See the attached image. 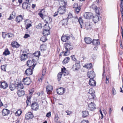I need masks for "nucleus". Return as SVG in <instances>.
Returning a JSON list of instances; mask_svg holds the SVG:
<instances>
[{
	"mask_svg": "<svg viewBox=\"0 0 123 123\" xmlns=\"http://www.w3.org/2000/svg\"><path fill=\"white\" fill-rule=\"evenodd\" d=\"M64 45L65 49L66 50L65 51L64 55V56H66L70 54V50H72L73 48L71 45L68 43H65Z\"/></svg>",
	"mask_w": 123,
	"mask_h": 123,
	"instance_id": "f257e3e1",
	"label": "nucleus"
},
{
	"mask_svg": "<svg viewBox=\"0 0 123 123\" xmlns=\"http://www.w3.org/2000/svg\"><path fill=\"white\" fill-rule=\"evenodd\" d=\"M10 112V111L7 109H3L2 111V114L5 119L7 120L9 119V115Z\"/></svg>",
	"mask_w": 123,
	"mask_h": 123,
	"instance_id": "f03ea898",
	"label": "nucleus"
},
{
	"mask_svg": "<svg viewBox=\"0 0 123 123\" xmlns=\"http://www.w3.org/2000/svg\"><path fill=\"white\" fill-rule=\"evenodd\" d=\"M34 60H29L27 62V66L30 68H31L32 69H33L34 67L36 65V63H35L34 62Z\"/></svg>",
	"mask_w": 123,
	"mask_h": 123,
	"instance_id": "7ed1b4c3",
	"label": "nucleus"
},
{
	"mask_svg": "<svg viewBox=\"0 0 123 123\" xmlns=\"http://www.w3.org/2000/svg\"><path fill=\"white\" fill-rule=\"evenodd\" d=\"M50 29L49 27L47 26L46 24H45L44 25V29L43 32L44 36L45 37L49 34Z\"/></svg>",
	"mask_w": 123,
	"mask_h": 123,
	"instance_id": "20e7f679",
	"label": "nucleus"
},
{
	"mask_svg": "<svg viewBox=\"0 0 123 123\" xmlns=\"http://www.w3.org/2000/svg\"><path fill=\"white\" fill-rule=\"evenodd\" d=\"M66 11V7L60 6L58 8L57 12L60 14L62 15L65 14Z\"/></svg>",
	"mask_w": 123,
	"mask_h": 123,
	"instance_id": "39448f33",
	"label": "nucleus"
},
{
	"mask_svg": "<svg viewBox=\"0 0 123 123\" xmlns=\"http://www.w3.org/2000/svg\"><path fill=\"white\" fill-rule=\"evenodd\" d=\"M31 107L32 110L37 111L39 109V105L37 103L34 102L31 104Z\"/></svg>",
	"mask_w": 123,
	"mask_h": 123,
	"instance_id": "423d86ee",
	"label": "nucleus"
},
{
	"mask_svg": "<svg viewBox=\"0 0 123 123\" xmlns=\"http://www.w3.org/2000/svg\"><path fill=\"white\" fill-rule=\"evenodd\" d=\"M23 82L24 84L29 85L31 83V80L29 78L26 77L23 79Z\"/></svg>",
	"mask_w": 123,
	"mask_h": 123,
	"instance_id": "0eeeda50",
	"label": "nucleus"
},
{
	"mask_svg": "<svg viewBox=\"0 0 123 123\" xmlns=\"http://www.w3.org/2000/svg\"><path fill=\"white\" fill-rule=\"evenodd\" d=\"M70 36L68 34L63 36L61 37L62 41L63 42H67L70 39Z\"/></svg>",
	"mask_w": 123,
	"mask_h": 123,
	"instance_id": "6e6552de",
	"label": "nucleus"
},
{
	"mask_svg": "<svg viewBox=\"0 0 123 123\" xmlns=\"http://www.w3.org/2000/svg\"><path fill=\"white\" fill-rule=\"evenodd\" d=\"M53 89V87L50 85H49L47 86L46 91L48 94H49L51 93Z\"/></svg>",
	"mask_w": 123,
	"mask_h": 123,
	"instance_id": "1a4fd4ad",
	"label": "nucleus"
},
{
	"mask_svg": "<svg viewBox=\"0 0 123 123\" xmlns=\"http://www.w3.org/2000/svg\"><path fill=\"white\" fill-rule=\"evenodd\" d=\"M88 109L90 110L93 111L95 109V104L93 103H91L88 105Z\"/></svg>",
	"mask_w": 123,
	"mask_h": 123,
	"instance_id": "9d476101",
	"label": "nucleus"
},
{
	"mask_svg": "<svg viewBox=\"0 0 123 123\" xmlns=\"http://www.w3.org/2000/svg\"><path fill=\"white\" fill-rule=\"evenodd\" d=\"M91 7L92 9L95 10L96 13L99 15V9H100L98 7L94 4H93L92 5Z\"/></svg>",
	"mask_w": 123,
	"mask_h": 123,
	"instance_id": "9b49d317",
	"label": "nucleus"
},
{
	"mask_svg": "<svg viewBox=\"0 0 123 123\" xmlns=\"http://www.w3.org/2000/svg\"><path fill=\"white\" fill-rule=\"evenodd\" d=\"M87 74L88 77L90 78V79H93L95 77V75L93 71L88 72Z\"/></svg>",
	"mask_w": 123,
	"mask_h": 123,
	"instance_id": "f8f14e48",
	"label": "nucleus"
},
{
	"mask_svg": "<svg viewBox=\"0 0 123 123\" xmlns=\"http://www.w3.org/2000/svg\"><path fill=\"white\" fill-rule=\"evenodd\" d=\"M33 117V114L31 112H29L26 114L25 116V117L26 119H32Z\"/></svg>",
	"mask_w": 123,
	"mask_h": 123,
	"instance_id": "ddd939ff",
	"label": "nucleus"
},
{
	"mask_svg": "<svg viewBox=\"0 0 123 123\" xmlns=\"http://www.w3.org/2000/svg\"><path fill=\"white\" fill-rule=\"evenodd\" d=\"M65 89L64 88L60 87L57 89V93L59 95L63 94L64 92Z\"/></svg>",
	"mask_w": 123,
	"mask_h": 123,
	"instance_id": "4468645a",
	"label": "nucleus"
},
{
	"mask_svg": "<svg viewBox=\"0 0 123 123\" xmlns=\"http://www.w3.org/2000/svg\"><path fill=\"white\" fill-rule=\"evenodd\" d=\"M84 17L86 19H89L92 17V13L90 12H86L84 15Z\"/></svg>",
	"mask_w": 123,
	"mask_h": 123,
	"instance_id": "2eb2a0df",
	"label": "nucleus"
},
{
	"mask_svg": "<svg viewBox=\"0 0 123 123\" xmlns=\"http://www.w3.org/2000/svg\"><path fill=\"white\" fill-rule=\"evenodd\" d=\"M32 69L31 68L27 69L25 71L26 74L27 76L31 75L32 74Z\"/></svg>",
	"mask_w": 123,
	"mask_h": 123,
	"instance_id": "dca6fc26",
	"label": "nucleus"
},
{
	"mask_svg": "<svg viewBox=\"0 0 123 123\" xmlns=\"http://www.w3.org/2000/svg\"><path fill=\"white\" fill-rule=\"evenodd\" d=\"M92 28V26L90 23L88 22H86L85 24V28L87 30H90Z\"/></svg>",
	"mask_w": 123,
	"mask_h": 123,
	"instance_id": "f3484780",
	"label": "nucleus"
},
{
	"mask_svg": "<svg viewBox=\"0 0 123 123\" xmlns=\"http://www.w3.org/2000/svg\"><path fill=\"white\" fill-rule=\"evenodd\" d=\"M61 71V73L62 74H63L64 76L67 75L68 74V71L67 70L66 68L64 67L62 69Z\"/></svg>",
	"mask_w": 123,
	"mask_h": 123,
	"instance_id": "a211bd4d",
	"label": "nucleus"
},
{
	"mask_svg": "<svg viewBox=\"0 0 123 123\" xmlns=\"http://www.w3.org/2000/svg\"><path fill=\"white\" fill-rule=\"evenodd\" d=\"M21 61H24L28 58V56L26 54L23 53L20 56Z\"/></svg>",
	"mask_w": 123,
	"mask_h": 123,
	"instance_id": "6ab92c4d",
	"label": "nucleus"
},
{
	"mask_svg": "<svg viewBox=\"0 0 123 123\" xmlns=\"http://www.w3.org/2000/svg\"><path fill=\"white\" fill-rule=\"evenodd\" d=\"M0 83L1 86L2 88L4 89H6L8 87V85L6 82H0Z\"/></svg>",
	"mask_w": 123,
	"mask_h": 123,
	"instance_id": "aec40b11",
	"label": "nucleus"
},
{
	"mask_svg": "<svg viewBox=\"0 0 123 123\" xmlns=\"http://www.w3.org/2000/svg\"><path fill=\"white\" fill-rule=\"evenodd\" d=\"M96 82L93 80V79H90L89 81V84L90 85L92 86H94L96 85Z\"/></svg>",
	"mask_w": 123,
	"mask_h": 123,
	"instance_id": "412c9836",
	"label": "nucleus"
},
{
	"mask_svg": "<svg viewBox=\"0 0 123 123\" xmlns=\"http://www.w3.org/2000/svg\"><path fill=\"white\" fill-rule=\"evenodd\" d=\"M80 68V66L79 64L78 63L75 64L73 65L72 68L74 69V71L78 70Z\"/></svg>",
	"mask_w": 123,
	"mask_h": 123,
	"instance_id": "4be33fe9",
	"label": "nucleus"
},
{
	"mask_svg": "<svg viewBox=\"0 0 123 123\" xmlns=\"http://www.w3.org/2000/svg\"><path fill=\"white\" fill-rule=\"evenodd\" d=\"M85 40L86 43L87 44H90L92 42V40L89 37H85Z\"/></svg>",
	"mask_w": 123,
	"mask_h": 123,
	"instance_id": "5701e85b",
	"label": "nucleus"
},
{
	"mask_svg": "<svg viewBox=\"0 0 123 123\" xmlns=\"http://www.w3.org/2000/svg\"><path fill=\"white\" fill-rule=\"evenodd\" d=\"M93 90L92 89H90L89 90V93L90 94L89 97H91V98L94 99L95 97L94 93L92 92V91Z\"/></svg>",
	"mask_w": 123,
	"mask_h": 123,
	"instance_id": "b1692460",
	"label": "nucleus"
},
{
	"mask_svg": "<svg viewBox=\"0 0 123 123\" xmlns=\"http://www.w3.org/2000/svg\"><path fill=\"white\" fill-rule=\"evenodd\" d=\"M99 17L100 16H99L96 15H95L93 17V20L95 23L99 21Z\"/></svg>",
	"mask_w": 123,
	"mask_h": 123,
	"instance_id": "393cba45",
	"label": "nucleus"
},
{
	"mask_svg": "<svg viewBox=\"0 0 123 123\" xmlns=\"http://www.w3.org/2000/svg\"><path fill=\"white\" fill-rule=\"evenodd\" d=\"M28 4L26 2L23 3L22 5V7L24 9H26L27 10H29L30 8V6L28 5Z\"/></svg>",
	"mask_w": 123,
	"mask_h": 123,
	"instance_id": "a878e982",
	"label": "nucleus"
},
{
	"mask_svg": "<svg viewBox=\"0 0 123 123\" xmlns=\"http://www.w3.org/2000/svg\"><path fill=\"white\" fill-rule=\"evenodd\" d=\"M83 67L87 69H90L92 67V64L90 63H88L86 64Z\"/></svg>",
	"mask_w": 123,
	"mask_h": 123,
	"instance_id": "bb28decb",
	"label": "nucleus"
},
{
	"mask_svg": "<svg viewBox=\"0 0 123 123\" xmlns=\"http://www.w3.org/2000/svg\"><path fill=\"white\" fill-rule=\"evenodd\" d=\"M17 93L18 96L20 97L23 96L25 94V92L24 91L22 90H18Z\"/></svg>",
	"mask_w": 123,
	"mask_h": 123,
	"instance_id": "cd10ccee",
	"label": "nucleus"
},
{
	"mask_svg": "<svg viewBox=\"0 0 123 123\" xmlns=\"http://www.w3.org/2000/svg\"><path fill=\"white\" fill-rule=\"evenodd\" d=\"M11 45L13 47L18 48L19 46V45L18 43L15 41L12 42Z\"/></svg>",
	"mask_w": 123,
	"mask_h": 123,
	"instance_id": "c85d7f7f",
	"label": "nucleus"
},
{
	"mask_svg": "<svg viewBox=\"0 0 123 123\" xmlns=\"http://www.w3.org/2000/svg\"><path fill=\"white\" fill-rule=\"evenodd\" d=\"M23 19L22 16L21 15H19L16 18V21L18 23L19 22L21 21Z\"/></svg>",
	"mask_w": 123,
	"mask_h": 123,
	"instance_id": "c756f323",
	"label": "nucleus"
},
{
	"mask_svg": "<svg viewBox=\"0 0 123 123\" xmlns=\"http://www.w3.org/2000/svg\"><path fill=\"white\" fill-rule=\"evenodd\" d=\"M17 88L18 90H20L23 89L24 88V86L23 84L20 83L17 85Z\"/></svg>",
	"mask_w": 123,
	"mask_h": 123,
	"instance_id": "7c9ffc66",
	"label": "nucleus"
},
{
	"mask_svg": "<svg viewBox=\"0 0 123 123\" xmlns=\"http://www.w3.org/2000/svg\"><path fill=\"white\" fill-rule=\"evenodd\" d=\"M68 21V20L67 18L65 19H63L61 21L62 25L65 26V25H67Z\"/></svg>",
	"mask_w": 123,
	"mask_h": 123,
	"instance_id": "2f4dec72",
	"label": "nucleus"
},
{
	"mask_svg": "<svg viewBox=\"0 0 123 123\" xmlns=\"http://www.w3.org/2000/svg\"><path fill=\"white\" fill-rule=\"evenodd\" d=\"M93 44L95 45H98L100 44V42L98 41V39H94L92 42Z\"/></svg>",
	"mask_w": 123,
	"mask_h": 123,
	"instance_id": "473e14b6",
	"label": "nucleus"
},
{
	"mask_svg": "<svg viewBox=\"0 0 123 123\" xmlns=\"http://www.w3.org/2000/svg\"><path fill=\"white\" fill-rule=\"evenodd\" d=\"M70 60V58L68 57H66L62 61L63 64H66L68 63Z\"/></svg>",
	"mask_w": 123,
	"mask_h": 123,
	"instance_id": "72a5a7b5",
	"label": "nucleus"
},
{
	"mask_svg": "<svg viewBox=\"0 0 123 123\" xmlns=\"http://www.w3.org/2000/svg\"><path fill=\"white\" fill-rule=\"evenodd\" d=\"M16 13L15 12L13 11L12 12V14H11L10 17L8 18L9 20H11L13 19L15 17Z\"/></svg>",
	"mask_w": 123,
	"mask_h": 123,
	"instance_id": "f704fd0d",
	"label": "nucleus"
},
{
	"mask_svg": "<svg viewBox=\"0 0 123 123\" xmlns=\"http://www.w3.org/2000/svg\"><path fill=\"white\" fill-rule=\"evenodd\" d=\"M29 22L30 23H29L28 24H27L26 25V29H28L29 28L32 26L31 24V23L30 21H29L28 20H27L25 21V24H26L27 23H28Z\"/></svg>",
	"mask_w": 123,
	"mask_h": 123,
	"instance_id": "c9c22d12",
	"label": "nucleus"
},
{
	"mask_svg": "<svg viewBox=\"0 0 123 123\" xmlns=\"http://www.w3.org/2000/svg\"><path fill=\"white\" fill-rule=\"evenodd\" d=\"M61 6H63L66 7V2L63 0H60L59 2Z\"/></svg>",
	"mask_w": 123,
	"mask_h": 123,
	"instance_id": "e433bc0d",
	"label": "nucleus"
},
{
	"mask_svg": "<svg viewBox=\"0 0 123 123\" xmlns=\"http://www.w3.org/2000/svg\"><path fill=\"white\" fill-rule=\"evenodd\" d=\"M52 19L51 18L47 17L45 20V23L47 24H48L49 23H50L52 21Z\"/></svg>",
	"mask_w": 123,
	"mask_h": 123,
	"instance_id": "4c0bfd02",
	"label": "nucleus"
},
{
	"mask_svg": "<svg viewBox=\"0 0 123 123\" xmlns=\"http://www.w3.org/2000/svg\"><path fill=\"white\" fill-rule=\"evenodd\" d=\"M62 74L61 72H59L57 74V79L59 81L61 80V78Z\"/></svg>",
	"mask_w": 123,
	"mask_h": 123,
	"instance_id": "58836bf2",
	"label": "nucleus"
},
{
	"mask_svg": "<svg viewBox=\"0 0 123 123\" xmlns=\"http://www.w3.org/2000/svg\"><path fill=\"white\" fill-rule=\"evenodd\" d=\"M15 85L13 84H10L9 86V88L12 91L13 90L15 89Z\"/></svg>",
	"mask_w": 123,
	"mask_h": 123,
	"instance_id": "ea45409f",
	"label": "nucleus"
},
{
	"mask_svg": "<svg viewBox=\"0 0 123 123\" xmlns=\"http://www.w3.org/2000/svg\"><path fill=\"white\" fill-rule=\"evenodd\" d=\"M83 114V116L85 117H87L88 115V112L87 111H84L82 112Z\"/></svg>",
	"mask_w": 123,
	"mask_h": 123,
	"instance_id": "a19ab883",
	"label": "nucleus"
},
{
	"mask_svg": "<svg viewBox=\"0 0 123 123\" xmlns=\"http://www.w3.org/2000/svg\"><path fill=\"white\" fill-rule=\"evenodd\" d=\"M44 12V10L43 9H42L40 11V12L38 13V15H39L43 19V14L42 13L43 12Z\"/></svg>",
	"mask_w": 123,
	"mask_h": 123,
	"instance_id": "79ce46f5",
	"label": "nucleus"
},
{
	"mask_svg": "<svg viewBox=\"0 0 123 123\" xmlns=\"http://www.w3.org/2000/svg\"><path fill=\"white\" fill-rule=\"evenodd\" d=\"M10 54V52L7 49H6L5 50V51L3 53V54L5 55H8Z\"/></svg>",
	"mask_w": 123,
	"mask_h": 123,
	"instance_id": "37998d69",
	"label": "nucleus"
},
{
	"mask_svg": "<svg viewBox=\"0 0 123 123\" xmlns=\"http://www.w3.org/2000/svg\"><path fill=\"white\" fill-rule=\"evenodd\" d=\"M22 113V111L21 110L19 109L15 113V115L16 116H19Z\"/></svg>",
	"mask_w": 123,
	"mask_h": 123,
	"instance_id": "c03bdc74",
	"label": "nucleus"
},
{
	"mask_svg": "<svg viewBox=\"0 0 123 123\" xmlns=\"http://www.w3.org/2000/svg\"><path fill=\"white\" fill-rule=\"evenodd\" d=\"M81 8L80 7H76L75 9V11L76 13H78L80 11Z\"/></svg>",
	"mask_w": 123,
	"mask_h": 123,
	"instance_id": "a18cd8bd",
	"label": "nucleus"
},
{
	"mask_svg": "<svg viewBox=\"0 0 123 123\" xmlns=\"http://www.w3.org/2000/svg\"><path fill=\"white\" fill-rule=\"evenodd\" d=\"M34 56L37 57H38L40 55V52L39 51H36L34 54Z\"/></svg>",
	"mask_w": 123,
	"mask_h": 123,
	"instance_id": "49530a36",
	"label": "nucleus"
},
{
	"mask_svg": "<svg viewBox=\"0 0 123 123\" xmlns=\"http://www.w3.org/2000/svg\"><path fill=\"white\" fill-rule=\"evenodd\" d=\"M47 40V38L44 36L42 37L40 39V40L43 42H44Z\"/></svg>",
	"mask_w": 123,
	"mask_h": 123,
	"instance_id": "de8ad7c7",
	"label": "nucleus"
},
{
	"mask_svg": "<svg viewBox=\"0 0 123 123\" xmlns=\"http://www.w3.org/2000/svg\"><path fill=\"white\" fill-rule=\"evenodd\" d=\"M6 65H3L1 66V69L3 71H6Z\"/></svg>",
	"mask_w": 123,
	"mask_h": 123,
	"instance_id": "09e8293b",
	"label": "nucleus"
},
{
	"mask_svg": "<svg viewBox=\"0 0 123 123\" xmlns=\"http://www.w3.org/2000/svg\"><path fill=\"white\" fill-rule=\"evenodd\" d=\"M110 78V76L109 75L107 76L106 77V83L107 84L109 83V79Z\"/></svg>",
	"mask_w": 123,
	"mask_h": 123,
	"instance_id": "8fccbe9b",
	"label": "nucleus"
},
{
	"mask_svg": "<svg viewBox=\"0 0 123 123\" xmlns=\"http://www.w3.org/2000/svg\"><path fill=\"white\" fill-rule=\"evenodd\" d=\"M30 101V98H27L26 102L27 105H30L31 104V102Z\"/></svg>",
	"mask_w": 123,
	"mask_h": 123,
	"instance_id": "3c124183",
	"label": "nucleus"
},
{
	"mask_svg": "<svg viewBox=\"0 0 123 123\" xmlns=\"http://www.w3.org/2000/svg\"><path fill=\"white\" fill-rule=\"evenodd\" d=\"M105 73V69L104 67H103V78H105V75L104 74V73Z\"/></svg>",
	"mask_w": 123,
	"mask_h": 123,
	"instance_id": "603ef678",
	"label": "nucleus"
},
{
	"mask_svg": "<svg viewBox=\"0 0 123 123\" xmlns=\"http://www.w3.org/2000/svg\"><path fill=\"white\" fill-rule=\"evenodd\" d=\"M8 37L11 38L13 36V34L11 33H8L7 34Z\"/></svg>",
	"mask_w": 123,
	"mask_h": 123,
	"instance_id": "864d4df0",
	"label": "nucleus"
},
{
	"mask_svg": "<svg viewBox=\"0 0 123 123\" xmlns=\"http://www.w3.org/2000/svg\"><path fill=\"white\" fill-rule=\"evenodd\" d=\"M78 21L80 24H83V21L81 17H80L78 19Z\"/></svg>",
	"mask_w": 123,
	"mask_h": 123,
	"instance_id": "5fc2aeb1",
	"label": "nucleus"
},
{
	"mask_svg": "<svg viewBox=\"0 0 123 123\" xmlns=\"http://www.w3.org/2000/svg\"><path fill=\"white\" fill-rule=\"evenodd\" d=\"M2 34L3 37L4 38H5L7 35V34L6 33L4 32H2Z\"/></svg>",
	"mask_w": 123,
	"mask_h": 123,
	"instance_id": "6e6d98bb",
	"label": "nucleus"
},
{
	"mask_svg": "<svg viewBox=\"0 0 123 123\" xmlns=\"http://www.w3.org/2000/svg\"><path fill=\"white\" fill-rule=\"evenodd\" d=\"M71 59L73 61H75L76 60V59L75 58L74 55H73L71 56Z\"/></svg>",
	"mask_w": 123,
	"mask_h": 123,
	"instance_id": "4d7b16f0",
	"label": "nucleus"
},
{
	"mask_svg": "<svg viewBox=\"0 0 123 123\" xmlns=\"http://www.w3.org/2000/svg\"><path fill=\"white\" fill-rule=\"evenodd\" d=\"M36 27L37 28H42V24L40 23L39 24L37 25V26Z\"/></svg>",
	"mask_w": 123,
	"mask_h": 123,
	"instance_id": "13d9d810",
	"label": "nucleus"
},
{
	"mask_svg": "<svg viewBox=\"0 0 123 123\" xmlns=\"http://www.w3.org/2000/svg\"><path fill=\"white\" fill-rule=\"evenodd\" d=\"M72 14L70 13H69L68 14V18H72Z\"/></svg>",
	"mask_w": 123,
	"mask_h": 123,
	"instance_id": "bf43d9fd",
	"label": "nucleus"
},
{
	"mask_svg": "<svg viewBox=\"0 0 123 123\" xmlns=\"http://www.w3.org/2000/svg\"><path fill=\"white\" fill-rule=\"evenodd\" d=\"M32 1V0H26V2L29 5Z\"/></svg>",
	"mask_w": 123,
	"mask_h": 123,
	"instance_id": "052dcab7",
	"label": "nucleus"
},
{
	"mask_svg": "<svg viewBox=\"0 0 123 123\" xmlns=\"http://www.w3.org/2000/svg\"><path fill=\"white\" fill-rule=\"evenodd\" d=\"M89 121L87 120H83L82 121L81 123H89Z\"/></svg>",
	"mask_w": 123,
	"mask_h": 123,
	"instance_id": "680f3d73",
	"label": "nucleus"
},
{
	"mask_svg": "<svg viewBox=\"0 0 123 123\" xmlns=\"http://www.w3.org/2000/svg\"><path fill=\"white\" fill-rule=\"evenodd\" d=\"M30 35L27 34H25V36L24 37V38H27L28 37H30Z\"/></svg>",
	"mask_w": 123,
	"mask_h": 123,
	"instance_id": "e2e57ef3",
	"label": "nucleus"
},
{
	"mask_svg": "<svg viewBox=\"0 0 123 123\" xmlns=\"http://www.w3.org/2000/svg\"><path fill=\"white\" fill-rule=\"evenodd\" d=\"M46 71V70L45 69H43L42 71V75L43 76H44L45 74V73Z\"/></svg>",
	"mask_w": 123,
	"mask_h": 123,
	"instance_id": "0e129e2a",
	"label": "nucleus"
},
{
	"mask_svg": "<svg viewBox=\"0 0 123 123\" xmlns=\"http://www.w3.org/2000/svg\"><path fill=\"white\" fill-rule=\"evenodd\" d=\"M50 115L51 112H49L47 114L46 116L47 117H50Z\"/></svg>",
	"mask_w": 123,
	"mask_h": 123,
	"instance_id": "69168bd1",
	"label": "nucleus"
},
{
	"mask_svg": "<svg viewBox=\"0 0 123 123\" xmlns=\"http://www.w3.org/2000/svg\"><path fill=\"white\" fill-rule=\"evenodd\" d=\"M66 112L67 113L68 115H69L71 113V112L69 111H66Z\"/></svg>",
	"mask_w": 123,
	"mask_h": 123,
	"instance_id": "338daca9",
	"label": "nucleus"
},
{
	"mask_svg": "<svg viewBox=\"0 0 123 123\" xmlns=\"http://www.w3.org/2000/svg\"><path fill=\"white\" fill-rule=\"evenodd\" d=\"M122 9L121 11V14L122 15V21H123V7L122 6V8H121Z\"/></svg>",
	"mask_w": 123,
	"mask_h": 123,
	"instance_id": "774afa93",
	"label": "nucleus"
}]
</instances>
